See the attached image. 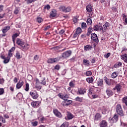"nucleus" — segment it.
Wrapping results in <instances>:
<instances>
[{
    "instance_id": "obj_6",
    "label": "nucleus",
    "mask_w": 127,
    "mask_h": 127,
    "mask_svg": "<svg viewBox=\"0 0 127 127\" xmlns=\"http://www.w3.org/2000/svg\"><path fill=\"white\" fill-rule=\"evenodd\" d=\"M59 96L61 99H63V100H64V102L67 100V99L69 98V95L68 94H63L62 93H59Z\"/></svg>"
},
{
    "instance_id": "obj_34",
    "label": "nucleus",
    "mask_w": 127,
    "mask_h": 127,
    "mask_svg": "<svg viewBox=\"0 0 127 127\" xmlns=\"http://www.w3.org/2000/svg\"><path fill=\"white\" fill-rule=\"evenodd\" d=\"M123 65L121 62H119L114 65L115 68H118V67H121Z\"/></svg>"
},
{
    "instance_id": "obj_49",
    "label": "nucleus",
    "mask_w": 127,
    "mask_h": 127,
    "mask_svg": "<svg viewBox=\"0 0 127 127\" xmlns=\"http://www.w3.org/2000/svg\"><path fill=\"white\" fill-rule=\"evenodd\" d=\"M37 20L38 21V22L39 23H41V22H42V21H43V19H42L41 17H38L37 19Z\"/></svg>"
},
{
    "instance_id": "obj_39",
    "label": "nucleus",
    "mask_w": 127,
    "mask_h": 127,
    "mask_svg": "<svg viewBox=\"0 0 127 127\" xmlns=\"http://www.w3.org/2000/svg\"><path fill=\"white\" fill-rule=\"evenodd\" d=\"M67 118L68 120H72L73 119V115L71 113H68L67 115Z\"/></svg>"
},
{
    "instance_id": "obj_62",
    "label": "nucleus",
    "mask_w": 127,
    "mask_h": 127,
    "mask_svg": "<svg viewBox=\"0 0 127 127\" xmlns=\"http://www.w3.org/2000/svg\"><path fill=\"white\" fill-rule=\"evenodd\" d=\"M55 69H56V70H59V69H60V65L59 64L56 65L55 67Z\"/></svg>"
},
{
    "instance_id": "obj_58",
    "label": "nucleus",
    "mask_w": 127,
    "mask_h": 127,
    "mask_svg": "<svg viewBox=\"0 0 127 127\" xmlns=\"http://www.w3.org/2000/svg\"><path fill=\"white\" fill-rule=\"evenodd\" d=\"M110 56H111L110 53H108L106 55H104V57H105V58H109L110 57Z\"/></svg>"
},
{
    "instance_id": "obj_52",
    "label": "nucleus",
    "mask_w": 127,
    "mask_h": 127,
    "mask_svg": "<svg viewBox=\"0 0 127 127\" xmlns=\"http://www.w3.org/2000/svg\"><path fill=\"white\" fill-rule=\"evenodd\" d=\"M0 121H1L3 124H5V119H4L2 116H0Z\"/></svg>"
},
{
    "instance_id": "obj_46",
    "label": "nucleus",
    "mask_w": 127,
    "mask_h": 127,
    "mask_svg": "<svg viewBox=\"0 0 127 127\" xmlns=\"http://www.w3.org/2000/svg\"><path fill=\"white\" fill-rule=\"evenodd\" d=\"M105 83L107 84V85H108V86H111L112 84V83H111V80L108 78L105 80Z\"/></svg>"
},
{
    "instance_id": "obj_59",
    "label": "nucleus",
    "mask_w": 127,
    "mask_h": 127,
    "mask_svg": "<svg viewBox=\"0 0 127 127\" xmlns=\"http://www.w3.org/2000/svg\"><path fill=\"white\" fill-rule=\"evenodd\" d=\"M54 62H55V63L56 62H58L60 60V58H56L54 59Z\"/></svg>"
},
{
    "instance_id": "obj_36",
    "label": "nucleus",
    "mask_w": 127,
    "mask_h": 127,
    "mask_svg": "<svg viewBox=\"0 0 127 127\" xmlns=\"http://www.w3.org/2000/svg\"><path fill=\"white\" fill-rule=\"evenodd\" d=\"M111 77L113 79L117 78V77H118V73H117V72H113L111 75Z\"/></svg>"
},
{
    "instance_id": "obj_37",
    "label": "nucleus",
    "mask_w": 127,
    "mask_h": 127,
    "mask_svg": "<svg viewBox=\"0 0 127 127\" xmlns=\"http://www.w3.org/2000/svg\"><path fill=\"white\" fill-rule=\"evenodd\" d=\"M66 7L65 6H61L59 7L60 10L63 11V12H65V9Z\"/></svg>"
},
{
    "instance_id": "obj_8",
    "label": "nucleus",
    "mask_w": 127,
    "mask_h": 127,
    "mask_svg": "<svg viewBox=\"0 0 127 127\" xmlns=\"http://www.w3.org/2000/svg\"><path fill=\"white\" fill-rule=\"evenodd\" d=\"M86 90L85 88H81L78 89L77 91L78 95H84V94H86Z\"/></svg>"
},
{
    "instance_id": "obj_14",
    "label": "nucleus",
    "mask_w": 127,
    "mask_h": 127,
    "mask_svg": "<svg viewBox=\"0 0 127 127\" xmlns=\"http://www.w3.org/2000/svg\"><path fill=\"white\" fill-rule=\"evenodd\" d=\"M101 119H102V115L99 113H97L95 116L94 121L97 122V121H100Z\"/></svg>"
},
{
    "instance_id": "obj_63",
    "label": "nucleus",
    "mask_w": 127,
    "mask_h": 127,
    "mask_svg": "<svg viewBox=\"0 0 127 127\" xmlns=\"http://www.w3.org/2000/svg\"><path fill=\"white\" fill-rule=\"evenodd\" d=\"M39 121L40 122H41V123H42V122H44V121H45V119L44 118V117H42L39 119Z\"/></svg>"
},
{
    "instance_id": "obj_64",
    "label": "nucleus",
    "mask_w": 127,
    "mask_h": 127,
    "mask_svg": "<svg viewBox=\"0 0 127 127\" xmlns=\"http://www.w3.org/2000/svg\"><path fill=\"white\" fill-rule=\"evenodd\" d=\"M3 10V5H0V12H1Z\"/></svg>"
},
{
    "instance_id": "obj_41",
    "label": "nucleus",
    "mask_w": 127,
    "mask_h": 127,
    "mask_svg": "<svg viewBox=\"0 0 127 127\" xmlns=\"http://www.w3.org/2000/svg\"><path fill=\"white\" fill-rule=\"evenodd\" d=\"M122 101L123 103H124V104H125V105H126V106H127V96L124 97L123 98Z\"/></svg>"
},
{
    "instance_id": "obj_26",
    "label": "nucleus",
    "mask_w": 127,
    "mask_h": 127,
    "mask_svg": "<svg viewBox=\"0 0 127 127\" xmlns=\"http://www.w3.org/2000/svg\"><path fill=\"white\" fill-rule=\"evenodd\" d=\"M29 45L27 44L23 45V46H22L21 47L22 48V49H24L25 50H27L28 49H29Z\"/></svg>"
},
{
    "instance_id": "obj_61",
    "label": "nucleus",
    "mask_w": 127,
    "mask_h": 127,
    "mask_svg": "<svg viewBox=\"0 0 127 127\" xmlns=\"http://www.w3.org/2000/svg\"><path fill=\"white\" fill-rule=\"evenodd\" d=\"M93 30H94L93 28H92L91 26L89 27L88 28V31H89L90 32H92V31H93Z\"/></svg>"
},
{
    "instance_id": "obj_12",
    "label": "nucleus",
    "mask_w": 127,
    "mask_h": 127,
    "mask_svg": "<svg viewBox=\"0 0 127 127\" xmlns=\"http://www.w3.org/2000/svg\"><path fill=\"white\" fill-rule=\"evenodd\" d=\"M53 113L54 115H55V116H57L58 118L62 117V115H61V113L59 112V111H58L57 109H54L53 110Z\"/></svg>"
},
{
    "instance_id": "obj_3",
    "label": "nucleus",
    "mask_w": 127,
    "mask_h": 127,
    "mask_svg": "<svg viewBox=\"0 0 127 127\" xmlns=\"http://www.w3.org/2000/svg\"><path fill=\"white\" fill-rule=\"evenodd\" d=\"M71 55H72V51L68 50L64 52L62 54V58H64V59H65L66 58H68V57H70V56H71Z\"/></svg>"
},
{
    "instance_id": "obj_15",
    "label": "nucleus",
    "mask_w": 127,
    "mask_h": 127,
    "mask_svg": "<svg viewBox=\"0 0 127 127\" xmlns=\"http://www.w3.org/2000/svg\"><path fill=\"white\" fill-rule=\"evenodd\" d=\"M106 94L108 97H112L114 95V92L112 90L107 89L106 91Z\"/></svg>"
},
{
    "instance_id": "obj_55",
    "label": "nucleus",
    "mask_w": 127,
    "mask_h": 127,
    "mask_svg": "<svg viewBox=\"0 0 127 127\" xmlns=\"http://www.w3.org/2000/svg\"><path fill=\"white\" fill-rule=\"evenodd\" d=\"M41 85H46V81H45V78H43L41 82Z\"/></svg>"
},
{
    "instance_id": "obj_47",
    "label": "nucleus",
    "mask_w": 127,
    "mask_h": 127,
    "mask_svg": "<svg viewBox=\"0 0 127 127\" xmlns=\"http://www.w3.org/2000/svg\"><path fill=\"white\" fill-rule=\"evenodd\" d=\"M69 86L71 87V88H74L75 87V83L73 81H71L69 83Z\"/></svg>"
},
{
    "instance_id": "obj_22",
    "label": "nucleus",
    "mask_w": 127,
    "mask_h": 127,
    "mask_svg": "<svg viewBox=\"0 0 127 127\" xmlns=\"http://www.w3.org/2000/svg\"><path fill=\"white\" fill-rule=\"evenodd\" d=\"M121 59L124 60L125 62L127 63V54H124V55L121 56Z\"/></svg>"
},
{
    "instance_id": "obj_40",
    "label": "nucleus",
    "mask_w": 127,
    "mask_h": 127,
    "mask_svg": "<svg viewBox=\"0 0 127 127\" xmlns=\"http://www.w3.org/2000/svg\"><path fill=\"white\" fill-rule=\"evenodd\" d=\"M81 28L83 29H86V28H87V24L85 22H82L81 23Z\"/></svg>"
},
{
    "instance_id": "obj_51",
    "label": "nucleus",
    "mask_w": 127,
    "mask_h": 127,
    "mask_svg": "<svg viewBox=\"0 0 127 127\" xmlns=\"http://www.w3.org/2000/svg\"><path fill=\"white\" fill-rule=\"evenodd\" d=\"M48 63H50V64L55 63V62H54V59H49L48 60Z\"/></svg>"
},
{
    "instance_id": "obj_7",
    "label": "nucleus",
    "mask_w": 127,
    "mask_h": 127,
    "mask_svg": "<svg viewBox=\"0 0 127 127\" xmlns=\"http://www.w3.org/2000/svg\"><path fill=\"white\" fill-rule=\"evenodd\" d=\"M122 89V85L120 84H117L113 88L114 91L117 90V93H121V89Z\"/></svg>"
},
{
    "instance_id": "obj_5",
    "label": "nucleus",
    "mask_w": 127,
    "mask_h": 127,
    "mask_svg": "<svg viewBox=\"0 0 127 127\" xmlns=\"http://www.w3.org/2000/svg\"><path fill=\"white\" fill-rule=\"evenodd\" d=\"M30 95L34 100H36L38 98V93L36 91H31Z\"/></svg>"
},
{
    "instance_id": "obj_17",
    "label": "nucleus",
    "mask_w": 127,
    "mask_h": 127,
    "mask_svg": "<svg viewBox=\"0 0 127 127\" xmlns=\"http://www.w3.org/2000/svg\"><path fill=\"white\" fill-rule=\"evenodd\" d=\"M104 85V80L103 79H99L97 81V85L99 87H103Z\"/></svg>"
},
{
    "instance_id": "obj_9",
    "label": "nucleus",
    "mask_w": 127,
    "mask_h": 127,
    "mask_svg": "<svg viewBox=\"0 0 127 127\" xmlns=\"http://www.w3.org/2000/svg\"><path fill=\"white\" fill-rule=\"evenodd\" d=\"M24 84V82L22 80L20 79L19 82L17 83L16 88V89H20L21 88V86Z\"/></svg>"
},
{
    "instance_id": "obj_19",
    "label": "nucleus",
    "mask_w": 127,
    "mask_h": 127,
    "mask_svg": "<svg viewBox=\"0 0 127 127\" xmlns=\"http://www.w3.org/2000/svg\"><path fill=\"white\" fill-rule=\"evenodd\" d=\"M15 57H16V59H21V58H22V56L20 55V53H19V52L17 51L16 52Z\"/></svg>"
},
{
    "instance_id": "obj_25",
    "label": "nucleus",
    "mask_w": 127,
    "mask_h": 127,
    "mask_svg": "<svg viewBox=\"0 0 127 127\" xmlns=\"http://www.w3.org/2000/svg\"><path fill=\"white\" fill-rule=\"evenodd\" d=\"M86 81L89 83V84L94 82V78L93 77H88L86 79Z\"/></svg>"
},
{
    "instance_id": "obj_21",
    "label": "nucleus",
    "mask_w": 127,
    "mask_h": 127,
    "mask_svg": "<svg viewBox=\"0 0 127 127\" xmlns=\"http://www.w3.org/2000/svg\"><path fill=\"white\" fill-rule=\"evenodd\" d=\"M93 47V46L87 45L86 46H85L84 47V49L85 50V51H89V50H91L92 49V48Z\"/></svg>"
},
{
    "instance_id": "obj_50",
    "label": "nucleus",
    "mask_w": 127,
    "mask_h": 127,
    "mask_svg": "<svg viewBox=\"0 0 127 127\" xmlns=\"http://www.w3.org/2000/svg\"><path fill=\"white\" fill-rule=\"evenodd\" d=\"M25 90L26 91V92H28V91H29V84H26Z\"/></svg>"
},
{
    "instance_id": "obj_56",
    "label": "nucleus",
    "mask_w": 127,
    "mask_h": 127,
    "mask_svg": "<svg viewBox=\"0 0 127 127\" xmlns=\"http://www.w3.org/2000/svg\"><path fill=\"white\" fill-rule=\"evenodd\" d=\"M44 9H47L48 10H49V9H50V5L47 4V5H45L44 6Z\"/></svg>"
},
{
    "instance_id": "obj_44",
    "label": "nucleus",
    "mask_w": 127,
    "mask_h": 127,
    "mask_svg": "<svg viewBox=\"0 0 127 127\" xmlns=\"http://www.w3.org/2000/svg\"><path fill=\"white\" fill-rule=\"evenodd\" d=\"M101 110H102V114H105V113H106V112H107V107L106 106H103L101 108Z\"/></svg>"
},
{
    "instance_id": "obj_57",
    "label": "nucleus",
    "mask_w": 127,
    "mask_h": 127,
    "mask_svg": "<svg viewBox=\"0 0 127 127\" xmlns=\"http://www.w3.org/2000/svg\"><path fill=\"white\" fill-rule=\"evenodd\" d=\"M34 59L36 61H38V59H39V56L37 55H35L34 57Z\"/></svg>"
},
{
    "instance_id": "obj_31",
    "label": "nucleus",
    "mask_w": 127,
    "mask_h": 127,
    "mask_svg": "<svg viewBox=\"0 0 127 127\" xmlns=\"http://www.w3.org/2000/svg\"><path fill=\"white\" fill-rule=\"evenodd\" d=\"M100 30V26L99 25H95L93 27V30L94 31H98V30Z\"/></svg>"
},
{
    "instance_id": "obj_4",
    "label": "nucleus",
    "mask_w": 127,
    "mask_h": 127,
    "mask_svg": "<svg viewBox=\"0 0 127 127\" xmlns=\"http://www.w3.org/2000/svg\"><path fill=\"white\" fill-rule=\"evenodd\" d=\"M91 38L94 42L95 43H99V39H98V36L95 33L91 34Z\"/></svg>"
},
{
    "instance_id": "obj_2",
    "label": "nucleus",
    "mask_w": 127,
    "mask_h": 127,
    "mask_svg": "<svg viewBox=\"0 0 127 127\" xmlns=\"http://www.w3.org/2000/svg\"><path fill=\"white\" fill-rule=\"evenodd\" d=\"M110 26V23L106 22L104 25L102 26H100V31H102V33L104 32H107V27Z\"/></svg>"
},
{
    "instance_id": "obj_16",
    "label": "nucleus",
    "mask_w": 127,
    "mask_h": 127,
    "mask_svg": "<svg viewBox=\"0 0 127 127\" xmlns=\"http://www.w3.org/2000/svg\"><path fill=\"white\" fill-rule=\"evenodd\" d=\"M111 121H113V123H117L119 121V115L115 114L114 117L112 118Z\"/></svg>"
},
{
    "instance_id": "obj_20",
    "label": "nucleus",
    "mask_w": 127,
    "mask_h": 127,
    "mask_svg": "<svg viewBox=\"0 0 127 127\" xmlns=\"http://www.w3.org/2000/svg\"><path fill=\"white\" fill-rule=\"evenodd\" d=\"M86 8L87 12H92V10H93V7L91 5H87Z\"/></svg>"
},
{
    "instance_id": "obj_11",
    "label": "nucleus",
    "mask_w": 127,
    "mask_h": 127,
    "mask_svg": "<svg viewBox=\"0 0 127 127\" xmlns=\"http://www.w3.org/2000/svg\"><path fill=\"white\" fill-rule=\"evenodd\" d=\"M40 103L39 101H33L31 102V105L33 108H38Z\"/></svg>"
},
{
    "instance_id": "obj_48",
    "label": "nucleus",
    "mask_w": 127,
    "mask_h": 127,
    "mask_svg": "<svg viewBox=\"0 0 127 127\" xmlns=\"http://www.w3.org/2000/svg\"><path fill=\"white\" fill-rule=\"evenodd\" d=\"M92 73V71L88 70L86 72V76H88V77H90V76H91Z\"/></svg>"
},
{
    "instance_id": "obj_53",
    "label": "nucleus",
    "mask_w": 127,
    "mask_h": 127,
    "mask_svg": "<svg viewBox=\"0 0 127 127\" xmlns=\"http://www.w3.org/2000/svg\"><path fill=\"white\" fill-rule=\"evenodd\" d=\"M12 57V53H11V52H9L8 51V56H7V58L10 59V58Z\"/></svg>"
},
{
    "instance_id": "obj_29",
    "label": "nucleus",
    "mask_w": 127,
    "mask_h": 127,
    "mask_svg": "<svg viewBox=\"0 0 127 127\" xmlns=\"http://www.w3.org/2000/svg\"><path fill=\"white\" fill-rule=\"evenodd\" d=\"M65 106H69L70 104H72V100H66L64 101Z\"/></svg>"
},
{
    "instance_id": "obj_33",
    "label": "nucleus",
    "mask_w": 127,
    "mask_h": 127,
    "mask_svg": "<svg viewBox=\"0 0 127 127\" xmlns=\"http://www.w3.org/2000/svg\"><path fill=\"white\" fill-rule=\"evenodd\" d=\"M75 100L78 102H83V97H80L79 96H77L75 99Z\"/></svg>"
},
{
    "instance_id": "obj_23",
    "label": "nucleus",
    "mask_w": 127,
    "mask_h": 127,
    "mask_svg": "<svg viewBox=\"0 0 127 127\" xmlns=\"http://www.w3.org/2000/svg\"><path fill=\"white\" fill-rule=\"evenodd\" d=\"M10 29V27L9 26H7L2 29V33H6V32H7V31H8V30H9Z\"/></svg>"
},
{
    "instance_id": "obj_28",
    "label": "nucleus",
    "mask_w": 127,
    "mask_h": 127,
    "mask_svg": "<svg viewBox=\"0 0 127 127\" xmlns=\"http://www.w3.org/2000/svg\"><path fill=\"white\" fill-rule=\"evenodd\" d=\"M69 127V123L65 122H64L60 127Z\"/></svg>"
},
{
    "instance_id": "obj_60",
    "label": "nucleus",
    "mask_w": 127,
    "mask_h": 127,
    "mask_svg": "<svg viewBox=\"0 0 127 127\" xmlns=\"http://www.w3.org/2000/svg\"><path fill=\"white\" fill-rule=\"evenodd\" d=\"M79 34H77L75 32V33L73 35V38H76V37H78V35Z\"/></svg>"
},
{
    "instance_id": "obj_24",
    "label": "nucleus",
    "mask_w": 127,
    "mask_h": 127,
    "mask_svg": "<svg viewBox=\"0 0 127 127\" xmlns=\"http://www.w3.org/2000/svg\"><path fill=\"white\" fill-rule=\"evenodd\" d=\"M57 14V13L56 10L53 9L51 12L50 15L52 17H54L56 16Z\"/></svg>"
},
{
    "instance_id": "obj_54",
    "label": "nucleus",
    "mask_w": 127,
    "mask_h": 127,
    "mask_svg": "<svg viewBox=\"0 0 127 127\" xmlns=\"http://www.w3.org/2000/svg\"><path fill=\"white\" fill-rule=\"evenodd\" d=\"M4 94V89L3 88H0V96Z\"/></svg>"
},
{
    "instance_id": "obj_13",
    "label": "nucleus",
    "mask_w": 127,
    "mask_h": 127,
    "mask_svg": "<svg viewBox=\"0 0 127 127\" xmlns=\"http://www.w3.org/2000/svg\"><path fill=\"white\" fill-rule=\"evenodd\" d=\"M24 42H23V41L21 40V39H17L16 40V44H17V45H19V46H21V47L24 45Z\"/></svg>"
},
{
    "instance_id": "obj_27",
    "label": "nucleus",
    "mask_w": 127,
    "mask_h": 127,
    "mask_svg": "<svg viewBox=\"0 0 127 127\" xmlns=\"http://www.w3.org/2000/svg\"><path fill=\"white\" fill-rule=\"evenodd\" d=\"M35 81H36V84L37 85L35 86L36 88H38V89H39V90H41V87L37 86V85H39V83H40L39 79H38V78H36Z\"/></svg>"
},
{
    "instance_id": "obj_18",
    "label": "nucleus",
    "mask_w": 127,
    "mask_h": 127,
    "mask_svg": "<svg viewBox=\"0 0 127 127\" xmlns=\"http://www.w3.org/2000/svg\"><path fill=\"white\" fill-rule=\"evenodd\" d=\"M18 36H19V34L17 33L14 34L12 36V41H13L14 44V43H15V39H16V37H17Z\"/></svg>"
},
{
    "instance_id": "obj_35",
    "label": "nucleus",
    "mask_w": 127,
    "mask_h": 127,
    "mask_svg": "<svg viewBox=\"0 0 127 127\" xmlns=\"http://www.w3.org/2000/svg\"><path fill=\"white\" fill-rule=\"evenodd\" d=\"M83 64H84V65H89L90 61L87 60H83Z\"/></svg>"
},
{
    "instance_id": "obj_45",
    "label": "nucleus",
    "mask_w": 127,
    "mask_h": 127,
    "mask_svg": "<svg viewBox=\"0 0 127 127\" xmlns=\"http://www.w3.org/2000/svg\"><path fill=\"white\" fill-rule=\"evenodd\" d=\"M71 11V7L68 6L67 7H65V9L64 10V12L67 13V12H70Z\"/></svg>"
},
{
    "instance_id": "obj_38",
    "label": "nucleus",
    "mask_w": 127,
    "mask_h": 127,
    "mask_svg": "<svg viewBox=\"0 0 127 127\" xmlns=\"http://www.w3.org/2000/svg\"><path fill=\"white\" fill-rule=\"evenodd\" d=\"M10 60V59L9 58H5L4 60V61L3 62L4 64H7V63H8L9 62V61Z\"/></svg>"
},
{
    "instance_id": "obj_10",
    "label": "nucleus",
    "mask_w": 127,
    "mask_h": 127,
    "mask_svg": "<svg viewBox=\"0 0 127 127\" xmlns=\"http://www.w3.org/2000/svg\"><path fill=\"white\" fill-rule=\"evenodd\" d=\"M100 127H108V122L106 120L102 121L99 124Z\"/></svg>"
},
{
    "instance_id": "obj_42",
    "label": "nucleus",
    "mask_w": 127,
    "mask_h": 127,
    "mask_svg": "<svg viewBox=\"0 0 127 127\" xmlns=\"http://www.w3.org/2000/svg\"><path fill=\"white\" fill-rule=\"evenodd\" d=\"M75 32L76 33H77L78 34H80L81 33V32H82V29H81V28H80V27L77 28Z\"/></svg>"
},
{
    "instance_id": "obj_30",
    "label": "nucleus",
    "mask_w": 127,
    "mask_h": 127,
    "mask_svg": "<svg viewBox=\"0 0 127 127\" xmlns=\"http://www.w3.org/2000/svg\"><path fill=\"white\" fill-rule=\"evenodd\" d=\"M86 22L88 25H92L93 24V22H92V19L90 18L87 19Z\"/></svg>"
},
{
    "instance_id": "obj_32",
    "label": "nucleus",
    "mask_w": 127,
    "mask_h": 127,
    "mask_svg": "<svg viewBox=\"0 0 127 127\" xmlns=\"http://www.w3.org/2000/svg\"><path fill=\"white\" fill-rule=\"evenodd\" d=\"M20 10V9L19 7H17L15 8V10H14V14H18V12H19V11Z\"/></svg>"
},
{
    "instance_id": "obj_43",
    "label": "nucleus",
    "mask_w": 127,
    "mask_h": 127,
    "mask_svg": "<svg viewBox=\"0 0 127 127\" xmlns=\"http://www.w3.org/2000/svg\"><path fill=\"white\" fill-rule=\"evenodd\" d=\"M31 125L32 127H37V126L38 125V122L37 121L32 122H31Z\"/></svg>"
},
{
    "instance_id": "obj_1",
    "label": "nucleus",
    "mask_w": 127,
    "mask_h": 127,
    "mask_svg": "<svg viewBox=\"0 0 127 127\" xmlns=\"http://www.w3.org/2000/svg\"><path fill=\"white\" fill-rule=\"evenodd\" d=\"M116 112L120 117H124V111H123V108H122V105L121 104H118L117 105Z\"/></svg>"
}]
</instances>
